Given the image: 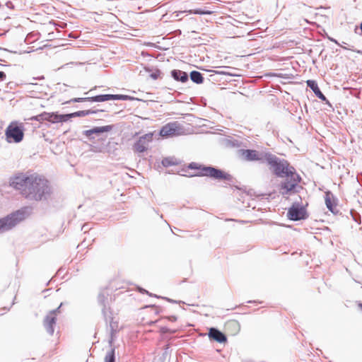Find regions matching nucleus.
I'll use <instances>...</instances> for the list:
<instances>
[{
	"label": "nucleus",
	"mask_w": 362,
	"mask_h": 362,
	"mask_svg": "<svg viewBox=\"0 0 362 362\" xmlns=\"http://www.w3.org/2000/svg\"><path fill=\"white\" fill-rule=\"evenodd\" d=\"M175 332H176L175 329H170L165 326L160 327V332L163 334H166V333L174 334V333H175Z\"/></svg>",
	"instance_id": "obj_32"
},
{
	"label": "nucleus",
	"mask_w": 362,
	"mask_h": 362,
	"mask_svg": "<svg viewBox=\"0 0 362 362\" xmlns=\"http://www.w3.org/2000/svg\"><path fill=\"white\" fill-rule=\"evenodd\" d=\"M112 94H100L91 97H86V98H74L69 101L66 102L67 104H70L71 103H82V102H95V103H102L107 100H111Z\"/></svg>",
	"instance_id": "obj_11"
},
{
	"label": "nucleus",
	"mask_w": 362,
	"mask_h": 362,
	"mask_svg": "<svg viewBox=\"0 0 362 362\" xmlns=\"http://www.w3.org/2000/svg\"><path fill=\"white\" fill-rule=\"evenodd\" d=\"M62 305H63V303H61L58 308H57L56 309H54V310L49 311L48 315H51V316H56L57 313H59V310H60L61 307L62 306Z\"/></svg>",
	"instance_id": "obj_36"
},
{
	"label": "nucleus",
	"mask_w": 362,
	"mask_h": 362,
	"mask_svg": "<svg viewBox=\"0 0 362 362\" xmlns=\"http://www.w3.org/2000/svg\"><path fill=\"white\" fill-rule=\"evenodd\" d=\"M24 127L17 122H11L5 131L6 139L8 143H20L24 137Z\"/></svg>",
	"instance_id": "obj_5"
},
{
	"label": "nucleus",
	"mask_w": 362,
	"mask_h": 362,
	"mask_svg": "<svg viewBox=\"0 0 362 362\" xmlns=\"http://www.w3.org/2000/svg\"><path fill=\"white\" fill-rule=\"evenodd\" d=\"M154 297H156V298H160V296H157V295H153Z\"/></svg>",
	"instance_id": "obj_48"
},
{
	"label": "nucleus",
	"mask_w": 362,
	"mask_h": 362,
	"mask_svg": "<svg viewBox=\"0 0 362 362\" xmlns=\"http://www.w3.org/2000/svg\"><path fill=\"white\" fill-rule=\"evenodd\" d=\"M105 362H115V349L112 348L105 357Z\"/></svg>",
	"instance_id": "obj_26"
},
{
	"label": "nucleus",
	"mask_w": 362,
	"mask_h": 362,
	"mask_svg": "<svg viewBox=\"0 0 362 362\" xmlns=\"http://www.w3.org/2000/svg\"><path fill=\"white\" fill-rule=\"evenodd\" d=\"M114 128V125H106L102 127H94L93 128L88 130H85L83 132V134L85 135L89 140H93L95 139L93 136V134L100 135L101 134L109 132L112 131Z\"/></svg>",
	"instance_id": "obj_12"
},
{
	"label": "nucleus",
	"mask_w": 362,
	"mask_h": 362,
	"mask_svg": "<svg viewBox=\"0 0 362 362\" xmlns=\"http://www.w3.org/2000/svg\"><path fill=\"white\" fill-rule=\"evenodd\" d=\"M308 87H309L315 93V95L322 101L325 102L329 107H332L329 101L327 99L325 95L320 90L317 82L313 80H308L306 81Z\"/></svg>",
	"instance_id": "obj_13"
},
{
	"label": "nucleus",
	"mask_w": 362,
	"mask_h": 362,
	"mask_svg": "<svg viewBox=\"0 0 362 362\" xmlns=\"http://www.w3.org/2000/svg\"><path fill=\"white\" fill-rule=\"evenodd\" d=\"M228 325L233 326V327H235V328H237L238 329L240 328L239 323L237 321H235V320L228 322Z\"/></svg>",
	"instance_id": "obj_37"
},
{
	"label": "nucleus",
	"mask_w": 362,
	"mask_h": 362,
	"mask_svg": "<svg viewBox=\"0 0 362 362\" xmlns=\"http://www.w3.org/2000/svg\"><path fill=\"white\" fill-rule=\"evenodd\" d=\"M92 151L95 153H104L106 151V147L103 146H92Z\"/></svg>",
	"instance_id": "obj_30"
},
{
	"label": "nucleus",
	"mask_w": 362,
	"mask_h": 362,
	"mask_svg": "<svg viewBox=\"0 0 362 362\" xmlns=\"http://www.w3.org/2000/svg\"><path fill=\"white\" fill-rule=\"evenodd\" d=\"M171 76L177 81L185 83L189 80V75L187 72L179 70L173 69L170 72Z\"/></svg>",
	"instance_id": "obj_18"
},
{
	"label": "nucleus",
	"mask_w": 362,
	"mask_h": 362,
	"mask_svg": "<svg viewBox=\"0 0 362 362\" xmlns=\"http://www.w3.org/2000/svg\"><path fill=\"white\" fill-rule=\"evenodd\" d=\"M163 319H167L170 322H175L177 320V317L175 315L166 316L163 317Z\"/></svg>",
	"instance_id": "obj_38"
},
{
	"label": "nucleus",
	"mask_w": 362,
	"mask_h": 362,
	"mask_svg": "<svg viewBox=\"0 0 362 362\" xmlns=\"http://www.w3.org/2000/svg\"><path fill=\"white\" fill-rule=\"evenodd\" d=\"M208 336L211 340L218 343H225L227 341L226 335L216 327H211L209 329Z\"/></svg>",
	"instance_id": "obj_14"
},
{
	"label": "nucleus",
	"mask_w": 362,
	"mask_h": 362,
	"mask_svg": "<svg viewBox=\"0 0 362 362\" xmlns=\"http://www.w3.org/2000/svg\"><path fill=\"white\" fill-rule=\"evenodd\" d=\"M185 12H187L189 14H197V15H208V14L212 13V11H211L206 10L205 8H199L190 9L189 11L175 12V17H178V16H180V15L181 13H183Z\"/></svg>",
	"instance_id": "obj_20"
},
{
	"label": "nucleus",
	"mask_w": 362,
	"mask_h": 362,
	"mask_svg": "<svg viewBox=\"0 0 362 362\" xmlns=\"http://www.w3.org/2000/svg\"><path fill=\"white\" fill-rule=\"evenodd\" d=\"M325 200L326 206L329 211H330L334 214H337L338 211L336 209L335 199L333 194L330 191L325 192Z\"/></svg>",
	"instance_id": "obj_17"
},
{
	"label": "nucleus",
	"mask_w": 362,
	"mask_h": 362,
	"mask_svg": "<svg viewBox=\"0 0 362 362\" xmlns=\"http://www.w3.org/2000/svg\"><path fill=\"white\" fill-rule=\"evenodd\" d=\"M6 75L4 71H0V81H4Z\"/></svg>",
	"instance_id": "obj_39"
},
{
	"label": "nucleus",
	"mask_w": 362,
	"mask_h": 362,
	"mask_svg": "<svg viewBox=\"0 0 362 362\" xmlns=\"http://www.w3.org/2000/svg\"><path fill=\"white\" fill-rule=\"evenodd\" d=\"M219 74H228L230 76H234V74H229V73H227V72H225V71H221V72H218Z\"/></svg>",
	"instance_id": "obj_44"
},
{
	"label": "nucleus",
	"mask_w": 362,
	"mask_h": 362,
	"mask_svg": "<svg viewBox=\"0 0 362 362\" xmlns=\"http://www.w3.org/2000/svg\"><path fill=\"white\" fill-rule=\"evenodd\" d=\"M0 61H2V59H0Z\"/></svg>",
	"instance_id": "obj_51"
},
{
	"label": "nucleus",
	"mask_w": 362,
	"mask_h": 362,
	"mask_svg": "<svg viewBox=\"0 0 362 362\" xmlns=\"http://www.w3.org/2000/svg\"><path fill=\"white\" fill-rule=\"evenodd\" d=\"M112 301V297L107 290L100 291L98 296V304L102 307V313L105 322H107V313L111 314L110 304Z\"/></svg>",
	"instance_id": "obj_9"
},
{
	"label": "nucleus",
	"mask_w": 362,
	"mask_h": 362,
	"mask_svg": "<svg viewBox=\"0 0 362 362\" xmlns=\"http://www.w3.org/2000/svg\"><path fill=\"white\" fill-rule=\"evenodd\" d=\"M133 148L136 152L143 153V152L146 151L147 149V144L146 143L145 141H143L142 139H139V140H137L134 143V144L133 146Z\"/></svg>",
	"instance_id": "obj_23"
},
{
	"label": "nucleus",
	"mask_w": 362,
	"mask_h": 362,
	"mask_svg": "<svg viewBox=\"0 0 362 362\" xmlns=\"http://www.w3.org/2000/svg\"><path fill=\"white\" fill-rule=\"evenodd\" d=\"M187 168L190 170H199L195 175H192L190 177H208L214 180H226L228 182H232L233 180V177L230 174L212 165L207 166L195 162H192L188 164Z\"/></svg>",
	"instance_id": "obj_2"
},
{
	"label": "nucleus",
	"mask_w": 362,
	"mask_h": 362,
	"mask_svg": "<svg viewBox=\"0 0 362 362\" xmlns=\"http://www.w3.org/2000/svg\"><path fill=\"white\" fill-rule=\"evenodd\" d=\"M71 118H72L71 113L62 114V115L59 114V122H67L69 119H70Z\"/></svg>",
	"instance_id": "obj_29"
},
{
	"label": "nucleus",
	"mask_w": 362,
	"mask_h": 362,
	"mask_svg": "<svg viewBox=\"0 0 362 362\" xmlns=\"http://www.w3.org/2000/svg\"><path fill=\"white\" fill-rule=\"evenodd\" d=\"M301 189L300 185H296V182L288 177H286L279 185V192L284 197L298 193Z\"/></svg>",
	"instance_id": "obj_8"
},
{
	"label": "nucleus",
	"mask_w": 362,
	"mask_h": 362,
	"mask_svg": "<svg viewBox=\"0 0 362 362\" xmlns=\"http://www.w3.org/2000/svg\"><path fill=\"white\" fill-rule=\"evenodd\" d=\"M361 35H362V22L360 24Z\"/></svg>",
	"instance_id": "obj_46"
},
{
	"label": "nucleus",
	"mask_w": 362,
	"mask_h": 362,
	"mask_svg": "<svg viewBox=\"0 0 362 362\" xmlns=\"http://www.w3.org/2000/svg\"><path fill=\"white\" fill-rule=\"evenodd\" d=\"M182 127L177 122H169L164 125L160 130V135L162 137H171L180 135Z\"/></svg>",
	"instance_id": "obj_10"
},
{
	"label": "nucleus",
	"mask_w": 362,
	"mask_h": 362,
	"mask_svg": "<svg viewBox=\"0 0 362 362\" xmlns=\"http://www.w3.org/2000/svg\"><path fill=\"white\" fill-rule=\"evenodd\" d=\"M47 112H43L37 115V121L38 122L47 121Z\"/></svg>",
	"instance_id": "obj_33"
},
{
	"label": "nucleus",
	"mask_w": 362,
	"mask_h": 362,
	"mask_svg": "<svg viewBox=\"0 0 362 362\" xmlns=\"http://www.w3.org/2000/svg\"><path fill=\"white\" fill-rule=\"evenodd\" d=\"M85 227H86V226H83L81 228V230H84V229H85Z\"/></svg>",
	"instance_id": "obj_49"
},
{
	"label": "nucleus",
	"mask_w": 362,
	"mask_h": 362,
	"mask_svg": "<svg viewBox=\"0 0 362 362\" xmlns=\"http://www.w3.org/2000/svg\"><path fill=\"white\" fill-rule=\"evenodd\" d=\"M47 121L53 124L59 123V114L58 112H47Z\"/></svg>",
	"instance_id": "obj_25"
},
{
	"label": "nucleus",
	"mask_w": 362,
	"mask_h": 362,
	"mask_svg": "<svg viewBox=\"0 0 362 362\" xmlns=\"http://www.w3.org/2000/svg\"><path fill=\"white\" fill-rule=\"evenodd\" d=\"M221 142L224 146L230 148H239L243 146V141L232 136L223 138Z\"/></svg>",
	"instance_id": "obj_19"
},
{
	"label": "nucleus",
	"mask_w": 362,
	"mask_h": 362,
	"mask_svg": "<svg viewBox=\"0 0 362 362\" xmlns=\"http://www.w3.org/2000/svg\"><path fill=\"white\" fill-rule=\"evenodd\" d=\"M169 348H170V344H166L165 346V353L167 352V351L168 350Z\"/></svg>",
	"instance_id": "obj_43"
},
{
	"label": "nucleus",
	"mask_w": 362,
	"mask_h": 362,
	"mask_svg": "<svg viewBox=\"0 0 362 362\" xmlns=\"http://www.w3.org/2000/svg\"><path fill=\"white\" fill-rule=\"evenodd\" d=\"M285 177L290 178L291 180H293L294 182H296V185H298V183L301 180L300 176L296 173V169L294 168L293 172L288 176H285Z\"/></svg>",
	"instance_id": "obj_28"
},
{
	"label": "nucleus",
	"mask_w": 362,
	"mask_h": 362,
	"mask_svg": "<svg viewBox=\"0 0 362 362\" xmlns=\"http://www.w3.org/2000/svg\"><path fill=\"white\" fill-rule=\"evenodd\" d=\"M189 76L190 77L192 81L197 84H202L204 80L203 74L201 72L195 70L192 71L189 73Z\"/></svg>",
	"instance_id": "obj_21"
},
{
	"label": "nucleus",
	"mask_w": 362,
	"mask_h": 362,
	"mask_svg": "<svg viewBox=\"0 0 362 362\" xmlns=\"http://www.w3.org/2000/svg\"><path fill=\"white\" fill-rule=\"evenodd\" d=\"M9 185L29 201L45 202L52 194L49 181L36 173H18L10 178Z\"/></svg>",
	"instance_id": "obj_1"
},
{
	"label": "nucleus",
	"mask_w": 362,
	"mask_h": 362,
	"mask_svg": "<svg viewBox=\"0 0 362 362\" xmlns=\"http://www.w3.org/2000/svg\"><path fill=\"white\" fill-rule=\"evenodd\" d=\"M30 120H35V121H37V115L35 116H33L32 117L30 118Z\"/></svg>",
	"instance_id": "obj_45"
},
{
	"label": "nucleus",
	"mask_w": 362,
	"mask_h": 362,
	"mask_svg": "<svg viewBox=\"0 0 362 362\" xmlns=\"http://www.w3.org/2000/svg\"><path fill=\"white\" fill-rule=\"evenodd\" d=\"M103 110H79L77 112H72V118L76 117H85L91 114H95L99 112H103Z\"/></svg>",
	"instance_id": "obj_22"
},
{
	"label": "nucleus",
	"mask_w": 362,
	"mask_h": 362,
	"mask_svg": "<svg viewBox=\"0 0 362 362\" xmlns=\"http://www.w3.org/2000/svg\"><path fill=\"white\" fill-rule=\"evenodd\" d=\"M56 316H51L49 315H47L43 320V326L46 329L47 332L51 336L53 335L54 332V326L56 325Z\"/></svg>",
	"instance_id": "obj_16"
},
{
	"label": "nucleus",
	"mask_w": 362,
	"mask_h": 362,
	"mask_svg": "<svg viewBox=\"0 0 362 362\" xmlns=\"http://www.w3.org/2000/svg\"><path fill=\"white\" fill-rule=\"evenodd\" d=\"M286 216L288 219L293 221L305 220L309 216L305 206L297 202L288 209Z\"/></svg>",
	"instance_id": "obj_6"
},
{
	"label": "nucleus",
	"mask_w": 362,
	"mask_h": 362,
	"mask_svg": "<svg viewBox=\"0 0 362 362\" xmlns=\"http://www.w3.org/2000/svg\"><path fill=\"white\" fill-rule=\"evenodd\" d=\"M240 154L247 161H259L260 163H264L265 157L268 152L258 151L253 149H240Z\"/></svg>",
	"instance_id": "obj_7"
},
{
	"label": "nucleus",
	"mask_w": 362,
	"mask_h": 362,
	"mask_svg": "<svg viewBox=\"0 0 362 362\" xmlns=\"http://www.w3.org/2000/svg\"><path fill=\"white\" fill-rule=\"evenodd\" d=\"M160 71L157 69L154 72L151 73L150 74V77L154 80H156L158 78V77L160 76Z\"/></svg>",
	"instance_id": "obj_35"
},
{
	"label": "nucleus",
	"mask_w": 362,
	"mask_h": 362,
	"mask_svg": "<svg viewBox=\"0 0 362 362\" xmlns=\"http://www.w3.org/2000/svg\"><path fill=\"white\" fill-rule=\"evenodd\" d=\"M163 299L166 300L168 302H170V303H177L176 300H173V299H170V298H168L167 297H165V298H163Z\"/></svg>",
	"instance_id": "obj_41"
},
{
	"label": "nucleus",
	"mask_w": 362,
	"mask_h": 362,
	"mask_svg": "<svg viewBox=\"0 0 362 362\" xmlns=\"http://www.w3.org/2000/svg\"><path fill=\"white\" fill-rule=\"evenodd\" d=\"M139 292L141 293H147L148 294L149 296H152L151 293H150L148 291L145 290L144 288H139Z\"/></svg>",
	"instance_id": "obj_40"
},
{
	"label": "nucleus",
	"mask_w": 362,
	"mask_h": 362,
	"mask_svg": "<svg viewBox=\"0 0 362 362\" xmlns=\"http://www.w3.org/2000/svg\"><path fill=\"white\" fill-rule=\"evenodd\" d=\"M108 322L110 324L109 327L110 334L108 343L110 346H112L115 340V334L118 331V322L117 321H114V318L112 317V313H107V322H106V323L107 324Z\"/></svg>",
	"instance_id": "obj_15"
},
{
	"label": "nucleus",
	"mask_w": 362,
	"mask_h": 362,
	"mask_svg": "<svg viewBox=\"0 0 362 362\" xmlns=\"http://www.w3.org/2000/svg\"><path fill=\"white\" fill-rule=\"evenodd\" d=\"M28 208L17 210L0 218V233L8 231L23 221Z\"/></svg>",
	"instance_id": "obj_4"
},
{
	"label": "nucleus",
	"mask_w": 362,
	"mask_h": 362,
	"mask_svg": "<svg viewBox=\"0 0 362 362\" xmlns=\"http://www.w3.org/2000/svg\"><path fill=\"white\" fill-rule=\"evenodd\" d=\"M152 138H153V134H151V133L146 134L139 137V139H142L143 141H145L146 144H147V142L151 141L152 140Z\"/></svg>",
	"instance_id": "obj_34"
},
{
	"label": "nucleus",
	"mask_w": 362,
	"mask_h": 362,
	"mask_svg": "<svg viewBox=\"0 0 362 362\" xmlns=\"http://www.w3.org/2000/svg\"><path fill=\"white\" fill-rule=\"evenodd\" d=\"M112 100H131L132 97L122 94H112Z\"/></svg>",
	"instance_id": "obj_27"
},
{
	"label": "nucleus",
	"mask_w": 362,
	"mask_h": 362,
	"mask_svg": "<svg viewBox=\"0 0 362 362\" xmlns=\"http://www.w3.org/2000/svg\"><path fill=\"white\" fill-rule=\"evenodd\" d=\"M264 163L269 165V170L277 177L288 176L294 170V168L290 165L288 160L280 158L270 152H268L265 157Z\"/></svg>",
	"instance_id": "obj_3"
},
{
	"label": "nucleus",
	"mask_w": 362,
	"mask_h": 362,
	"mask_svg": "<svg viewBox=\"0 0 362 362\" xmlns=\"http://www.w3.org/2000/svg\"><path fill=\"white\" fill-rule=\"evenodd\" d=\"M327 38H328L330 41H332V42H334L335 44L339 45L338 42H337L335 39H334V38H332V37H329V36H327Z\"/></svg>",
	"instance_id": "obj_42"
},
{
	"label": "nucleus",
	"mask_w": 362,
	"mask_h": 362,
	"mask_svg": "<svg viewBox=\"0 0 362 362\" xmlns=\"http://www.w3.org/2000/svg\"><path fill=\"white\" fill-rule=\"evenodd\" d=\"M360 307L362 308V303L360 304Z\"/></svg>",
	"instance_id": "obj_50"
},
{
	"label": "nucleus",
	"mask_w": 362,
	"mask_h": 362,
	"mask_svg": "<svg viewBox=\"0 0 362 362\" xmlns=\"http://www.w3.org/2000/svg\"><path fill=\"white\" fill-rule=\"evenodd\" d=\"M95 88H96V86H95L93 88L90 89V90H89V92H92V91H93L94 89H95Z\"/></svg>",
	"instance_id": "obj_47"
},
{
	"label": "nucleus",
	"mask_w": 362,
	"mask_h": 362,
	"mask_svg": "<svg viewBox=\"0 0 362 362\" xmlns=\"http://www.w3.org/2000/svg\"><path fill=\"white\" fill-rule=\"evenodd\" d=\"M162 165L167 168L173 165H178V161L176 158L172 157L164 158L161 161Z\"/></svg>",
	"instance_id": "obj_24"
},
{
	"label": "nucleus",
	"mask_w": 362,
	"mask_h": 362,
	"mask_svg": "<svg viewBox=\"0 0 362 362\" xmlns=\"http://www.w3.org/2000/svg\"><path fill=\"white\" fill-rule=\"evenodd\" d=\"M350 214H351V216H352L353 219H354L356 222H357V223H360V221H361V216H360V214H359L358 212H356V211H354V210L351 209V210L350 211Z\"/></svg>",
	"instance_id": "obj_31"
}]
</instances>
